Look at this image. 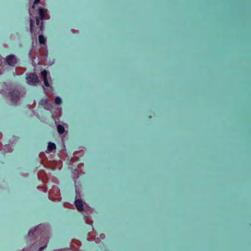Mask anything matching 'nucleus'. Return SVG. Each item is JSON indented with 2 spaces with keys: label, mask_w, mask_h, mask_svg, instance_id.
<instances>
[{
  "label": "nucleus",
  "mask_w": 251,
  "mask_h": 251,
  "mask_svg": "<svg viewBox=\"0 0 251 251\" xmlns=\"http://www.w3.org/2000/svg\"><path fill=\"white\" fill-rule=\"evenodd\" d=\"M10 95L11 102L14 104H17L19 100L20 92L16 90H13L10 92Z\"/></svg>",
  "instance_id": "f257e3e1"
},
{
  "label": "nucleus",
  "mask_w": 251,
  "mask_h": 251,
  "mask_svg": "<svg viewBox=\"0 0 251 251\" xmlns=\"http://www.w3.org/2000/svg\"><path fill=\"white\" fill-rule=\"evenodd\" d=\"M39 13L40 16V19L38 18L36 19V24L38 26H39L40 30H42L43 28V23H41V25H40V20H43L45 19V11L44 9L40 8L39 9Z\"/></svg>",
  "instance_id": "f03ea898"
},
{
  "label": "nucleus",
  "mask_w": 251,
  "mask_h": 251,
  "mask_svg": "<svg viewBox=\"0 0 251 251\" xmlns=\"http://www.w3.org/2000/svg\"><path fill=\"white\" fill-rule=\"evenodd\" d=\"M28 82L32 85H36L39 82V78L35 74H30L27 77Z\"/></svg>",
  "instance_id": "7ed1b4c3"
},
{
  "label": "nucleus",
  "mask_w": 251,
  "mask_h": 251,
  "mask_svg": "<svg viewBox=\"0 0 251 251\" xmlns=\"http://www.w3.org/2000/svg\"><path fill=\"white\" fill-rule=\"evenodd\" d=\"M75 205L78 211H82L83 210V205L81 200H76L75 201Z\"/></svg>",
  "instance_id": "20e7f679"
},
{
  "label": "nucleus",
  "mask_w": 251,
  "mask_h": 251,
  "mask_svg": "<svg viewBox=\"0 0 251 251\" xmlns=\"http://www.w3.org/2000/svg\"><path fill=\"white\" fill-rule=\"evenodd\" d=\"M15 60L16 59L13 55H8L6 58V62L10 66H14Z\"/></svg>",
  "instance_id": "39448f33"
},
{
  "label": "nucleus",
  "mask_w": 251,
  "mask_h": 251,
  "mask_svg": "<svg viewBox=\"0 0 251 251\" xmlns=\"http://www.w3.org/2000/svg\"><path fill=\"white\" fill-rule=\"evenodd\" d=\"M41 75L44 78V82L45 85L47 87L49 86V83L47 79L48 72L46 70H44L41 72Z\"/></svg>",
  "instance_id": "423d86ee"
},
{
  "label": "nucleus",
  "mask_w": 251,
  "mask_h": 251,
  "mask_svg": "<svg viewBox=\"0 0 251 251\" xmlns=\"http://www.w3.org/2000/svg\"><path fill=\"white\" fill-rule=\"evenodd\" d=\"M55 149H56V145L54 143H51V142L49 143L48 149L49 151H51Z\"/></svg>",
  "instance_id": "0eeeda50"
},
{
  "label": "nucleus",
  "mask_w": 251,
  "mask_h": 251,
  "mask_svg": "<svg viewBox=\"0 0 251 251\" xmlns=\"http://www.w3.org/2000/svg\"><path fill=\"white\" fill-rule=\"evenodd\" d=\"M57 130H58V132L60 134H62L64 133V132L65 131V129H64V127H63V126H62L61 125H58Z\"/></svg>",
  "instance_id": "6e6552de"
},
{
  "label": "nucleus",
  "mask_w": 251,
  "mask_h": 251,
  "mask_svg": "<svg viewBox=\"0 0 251 251\" xmlns=\"http://www.w3.org/2000/svg\"><path fill=\"white\" fill-rule=\"evenodd\" d=\"M39 41L41 44H44L45 43V39L43 35H40L39 36Z\"/></svg>",
  "instance_id": "1a4fd4ad"
},
{
  "label": "nucleus",
  "mask_w": 251,
  "mask_h": 251,
  "mask_svg": "<svg viewBox=\"0 0 251 251\" xmlns=\"http://www.w3.org/2000/svg\"><path fill=\"white\" fill-rule=\"evenodd\" d=\"M62 102V100L60 97H57L55 99V103L56 105H60Z\"/></svg>",
  "instance_id": "9d476101"
},
{
  "label": "nucleus",
  "mask_w": 251,
  "mask_h": 251,
  "mask_svg": "<svg viewBox=\"0 0 251 251\" xmlns=\"http://www.w3.org/2000/svg\"><path fill=\"white\" fill-rule=\"evenodd\" d=\"M47 103H48V100L47 99H42L40 101V104L42 106H44V105H46Z\"/></svg>",
  "instance_id": "9b49d317"
},
{
  "label": "nucleus",
  "mask_w": 251,
  "mask_h": 251,
  "mask_svg": "<svg viewBox=\"0 0 251 251\" xmlns=\"http://www.w3.org/2000/svg\"><path fill=\"white\" fill-rule=\"evenodd\" d=\"M34 26V23L32 21V20H30V31L31 32H33V26Z\"/></svg>",
  "instance_id": "f8f14e48"
},
{
  "label": "nucleus",
  "mask_w": 251,
  "mask_h": 251,
  "mask_svg": "<svg viewBox=\"0 0 251 251\" xmlns=\"http://www.w3.org/2000/svg\"><path fill=\"white\" fill-rule=\"evenodd\" d=\"M47 243H46V245L43 247H41L39 248V251H42L43 250H44L46 247H47Z\"/></svg>",
  "instance_id": "ddd939ff"
},
{
  "label": "nucleus",
  "mask_w": 251,
  "mask_h": 251,
  "mask_svg": "<svg viewBox=\"0 0 251 251\" xmlns=\"http://www.w3.org/2000/svg\"><path fill=\"white\" fill-rule=\"evenodd\" d=\"M40 0H34V4H36L39 3Z\"/></svg>",
  "instance_id": "4468645a"
},
{
  "label": "nucleus",
  "mask_w": 251,
  "mask_h": 251,
  "mask_svg": "<svg viewBox=\"0 0 251 251\" xmlns=\"http://www.w3.org/2000/svg\"><path fill=\"white\" fill-rule=\"evenodd\" d=\"M36 230H36H35V231ZM34 231H32V230H30L29 231V232H28V234H29V235H30V234H33V233H34Z\"/></svg>",
  "instance_id": "2eb2a0df"
},
{
  "label": "nucleus",
  "mask_w": 251,
  "mask_h": 251,
  "mask_svg": "<svg viewBox=\"0 0 251 251\" xmlns=\"http://www.w3.org/2000/svg\"><path fill=\"white\" fill-rule=\"evenodd\" d=\"M41 226H41V225H39V226H38L36 227V229H37V228H40Z\"/></svg>",
  "instance_id": "dca6fc26"
}]
</instances>
